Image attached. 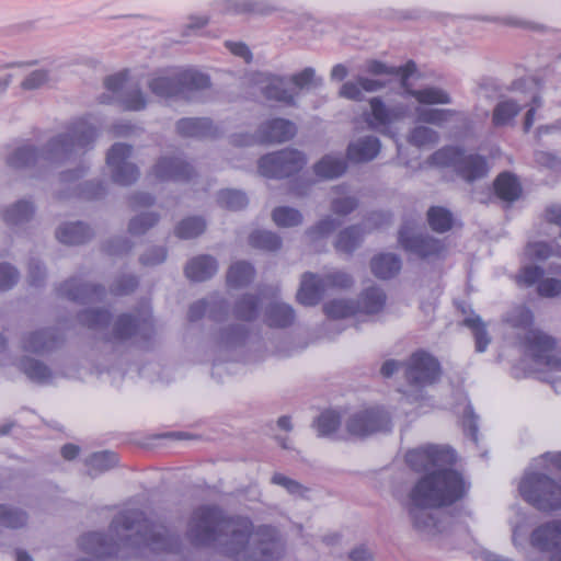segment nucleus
I'll list each match as a JSON object with an SVG mask.
<instances>
[{"mask_svg": "<svg viewBox=\"0 0 561 561\" xmlns=\"http://www.w3.org/2000/svg\"><path fill=\"white\" fill-rule=\"evenodd\" d=\"M186 536L194 546L215 547L240 561H278L284 553L273 527L254 528L250 518L228 516L215 505H202L192 513Z\"/></svg>", "mask_w": 561, "mask_h": 561, "instance_id": "obj_1", "label": "nucleus"}, {"mask_svg": "<svg viewBox=\"0 0 561 561\" xmlns=\"http://www.w3.org/2000/svg\"><path fill=\"white\" fill-rule=\"evenodd\" d=\"M110 531L111 543L100 533L82 536L80 546L93 559L84 558L78 561H105L106 557L118 554L123 548L135 550V554L145 547L152 551L167 552H175L179 549V537L170 534L164 525L154 524L146 518L140 511H124L116 515Z\"/></svg>", "mask_w": 561, "mask_h": 561, "instance_id": "obj_2", "label": "nucleus"}, {"mask_svg": "<svg viewBox=\"0 0 561 561\" xmlns=\"http://www.w3.org/2000/svg\"><path fill=\"white\" fill-rule=\"evenodd\" d=\"M96 136L95 127L80 118L49 137L41 148L32 144L12 148L5 156V163L13 170L45 172L56 169L79 160L92 149Z\"/></svg>", "mask_w": 561, "mask_h": 561, "instance_id": "obj_3", "label": "nucleus"}, {"mask_svg": "<svg viewBox=\"0 0 561 561\" xmlns=\"http://www.w3.org/2000/svg\"><path fill=\"white\" fill-rule=\"evenodd\" d=\"M468 485L458 471H442L423 476L409 494V516L413 527L432 537L445 529L444 522L432 508L448 506L461 500Z\"/></svg>", "mask_w": 561, "mask_h": 561, "instance_id": "obj_4", "label": "nucleus"}, {"mask_svg": "<svg viewBox=\"0 0 561 561\" xmlns=\"http://www.w3.org/2000/svg\"><path fill=\"white\" fill-rule=\"evenodd\" d=\"M147 87L159 99L192 100L195 93L210 87V78L195 68L169 67L152 72Z\"/></svg>", "mask_w": 561, "mask_h": 561, "instance_id": "obj_5", "label": "nucleus"}, {"mask_svg": "<svg viewBox=\"0 0 561 561\" xmlns=\"http://www.w3.org/2000/svg\"><path fill=\"white\" fill-rule=\"evenodd\" d=\"M519 344L526 355L548 374L547 381L552 385L554 390L561 389V357L556 352V339L539 329H534L525 333Z\"/></svg>", "mask_w": 561, "mask_h": 561, "instance_id": "obj_6", "label": "nucleus"}, {"mask_svg": "<svg viewBox=\"0 0 561 561\" xmlns=\"http://www.w3.org/2000/svg\"><path fill=\"white\" fill-rule=\"evenodd\" d=\"M353 285V276L342 270L332 268L321 275L307 272L301 276L297 300L304 306L312 307L320 302L325 291L346 290Z\"/></svg>", "mask_w": 561, "mask_h": 561, "instance_id": "obj_7", "label": "nucleus"}, {"mask_svg": "<svg viewBox=\"0 0 561 561\" xmlns=\"http://www.w3.org/2000/svg\"><path fill=\"white\" fill-rule=\"evenodd\" d=\"M522 497L539 511L551 512L561 508V486L550 477L526 473L519 483Z\"/></svg>", "mask_w": 561, "mask_h": 561, "instance_id": "obj_8", "label": "nucleus"}, {"mask_svg": "<svg viewBox=\"0 0 561 561\" xmlns=\"http://www.w3.org/2000/svg\"><path fill=\"white\" fill-rule=\"evenodd\" d=\"M428 162L436 167H453L466 181L471 182L483 178L488 172V164L479 154H466L457 147H444L435 151Z\"/></svg>", "mask_w": 561, "mask_h": 561, "instance_id": "obj_9", "label": "nucleus"}, {"mask_svg": "<svg viewBox=\"0 0 561 561\" xmlns=\"http://www.w3.org/2000/svg\"><path fill=\"white\" fill-rule=\"evenodd\" d=\"M456 456L448 446L425 445L411 449L405 455L408 466L416 472H427L425 476L442 471H455L450 466Z\"/></svg>", "mask_w": 561, "mask_h": 561, "instance_id": "obj_10", "label": "nucleus"}, {"mask_svg": "<svg viewBox=\"0 0 561 561\" xmlns=\"http://www.w3.org/2000/svg\"><path fill=\"white\" fill-rule=\"evenodd\" d=\"M306 164L302 152L284 149L268 153L259 161V172L265 178L282 179L299 172Z\"/></svg>", "mask_w": 561, "mask_h": 561, "instance_id": "obj_11", "label": "nucleus"}, {"mask_svg": "<svg viewBox=\"0 0 561 561\" xmlns=\"http://www.w3.org/2000/svg\"><path fill=\"white\" fill-rule=\"evenodd\" d=\"M346 430L352 436L366 437L391 431V419L381 408H369L352 413L346 420Z\"/></svg>", "mask_w": 561, "mask_h": 561, "instance_id": "obj_12", "label": "nucleus"}, {"mask_svg": "<svg viewBox=\"0 0 561 561\" xmlns=\"http://www.w3.org/2000/svg\"><path fill=\"white\" fill-rule=\"evenodd\" d=\"M133 147L123 144H114L106 154V165L114 183L128 186L135 183L139 175L138 167L130 161Z\"/></svg>", "mask_w": 561, "mask_h": 561, "instance_id": "obj_13", "label": "nucleus"}, {"mask_svg": "<svg viewBox=\"0 0 561 561\" xmlns=\"http://www.w3.org/2000/svg\"><path fill=\"white\" fill-rule=\"evenodd\" d=\"M399 242L405 251L422 259L440 257L446 250L445 244L439 239L416 231L410 224H404L401 227Z\"/></svg>", "mask_w": 561, "mask_h": 561, "instance_id": "obj_14", "label": "nucleus"}, {"mask_svg": "<svg viewBox=\"0 0 561 561\" xmlns=\"http://www.w3.org/2000/svg\"><path fill=\"white\" fill-rule=\"evenodd\" d=\"M104 85L126 111L139 112L148 105V98L140 87L127 84L126 71L107 77Z\"/></svg>", "mask_w": 561, "mask_h": 561, "instance_id": "obj_15", "label": "nucleus"}, {"mask_svg": "<svg viewBox=\"0 0 561 561\" xmlns=\"http://www.w3.org/2000/svg\"><path fill=\"white\" fill-rule=\"evenodd\" d=\"M369 107L370 111L365 114V122L370 129L385 135L389 134L390 125L401 121L408 112L405 105L388 106L378 96L369 99Z\"/></svg>", "mask_w": 561, "mask_h": 561, "instance_id": "obj_16", "label": "nucleus"}, {"mask_svg": "<svg viewBox=\"0 0 561 561\" xmlns=\"http://www.w3.org/2000/svg\"><path fill=\"white\" fill-rule=\"evenodd\" d=\"M439 376V364L425 352L414 353L407 363L405 377L411 386L423 388L432 385Z\"/></svg>", "mask_w": 561, "mask_h": 561, "instance_id": "obj_17", "label": "nucleus"}, {"mask_svg": "<svg viewBox=\"0 0 561 561\" xmlns=\"http://www.w3.org/2000/svg\"><path fill=\"white\" fill-rule=\"evenodd\" d=\"M152 333L151 313L148 309H145L137 317L131 314L121 316L115 322L113 339L122 342L131 337L148 340Z\"/></svg>", "mask_w": 561, "mask_h": 561, "instance_id": "obj_18", "label": "nucleus"}, {"mask_svg": "<svg viewBox=\"0 0 561 561\" xmlns=\"http://www.w3.org/2000/svg\"><path fill=\"white\" fill-rule=\"evenodd\" d=\"M530 543L541 552L549 553V561H561V519L539 525L530 535Z\"/></svg>", "mask_w": 561, "mask_h": 561, "instance_id": "obj_19", "label": "nucleus"}, {"mask_svg": "<svg viewBox=\"0 0 561 561\" xmlns=\"http://www.w3.org/2000/svg\"><path fill=\"white\" fill-rule=\"evenodd\" d=\"M193 173V168L180 156H162L151 170V174L161 182L188 181Z\"/></svg>", "mask_w": 561, "mask_h": 561, "instance_id": "obj_20", "label": "nucleus"}, {"mask_svg": "<svg viewBox=\"0 0 561 561\" xmlns=\"http://www.w3.org/2000/svg\"><path fill=\"white\" fill-rule=\"evenodd\" d=\"M62 340L64 337L57 329H41L25 333L21 340V347L25 352L46 354L59 347Z\"/></svg>", "mask_w": 561, "mask_h": 561, "instance_id": "obj_21", "label": "nucleus"}, {"mask_svg": "<svg viewBox=\"0 0 561 561\" xmlns=\"http://www.w3.org/2000/svg\"><path fill=\"white\" fill-rule=\"evenodd\" d=\"M207 314L214 321H221L228 316V304L219 294H213L205 299H201L190 306L188 320L197 321Z\"/></svg>", "mask_w": 561, "mask_h": 561, "instance_id": "obj_22", "label": "nucleus"}, {"mask_svg": "<svg viewBox=\"0 0 561 561\" xmlns=\"http://www.w3.org/2000/svg\"><path fill=\"white\" fill-rule=\"evenodd\" d=\"M297 133L296 125L285 118H273L263 123L256 136L261 142L280 144L290 140Z\"/></svg>", "mask_w": 561, "mask_h": 561, "instance_id": "obj_23", "label": "nucleus"}, {"mask_svg": "<svg viewBox=\"0 0 561 561\" xmlns=\"http://www.w3.org/2000/svg\"><path fill=\"white\" fill-rule=\"evenodd\" d=\"M59 293L70 300L89 302L101 300L105 295V289L101 286L84 283L79 278H71L60 286Z\"/></svg>", "mask_w": 561, "mask_h": 561, "instance_id": "obj_24", "label": "nucleus"}, {"mask_svg": "<svg viewBox=\"0 0 561 561\" xmlns=\"http://www.w3.org/2000/svg\"><path fill=\"white\" fill-rule=\"evenodd\" d=\"M262 94L268 101H275L287 106H296L298 91L288 87V80L283 77L271 76L261 88Z\"/></svg>", "mask_w": 561, "mask_h": 561, "instance_id": "obj_25", "label": "nucleus"}, {"mask_svg": "<svg viewBox=\"0 0 561 561\" xmlns=\"http://www.w3.org/2000/svg\"><path fill=\"white\" fill-rule=\"evenodd\" d=\"M380 140L371 135L363 136L350 142L347 158L355 163H365L374 160L380 152Z\"/></svg>", "mask_w": 561, "mask_h": 561, "instance_id": "obj_26", "label": "nucleus"}, {"mask_svg": "<svg viewBox=\"0 0 561 561\" xmlns=\"http://www.w3.org/2000/svg\"><path fill=\"white\" fill-rule=\"evenodd\" d=\"M416 119L420 123L432 124L437 127H444L450 122H465L462 112L451 108H426L417 107L415 110Z\"/></svg>", "mask_w": 561, "mask_h": 561, "instance_id": "obj_27", "label": "nucleus"}, {"mask_svg": "<svg viewBox=\"0 0 561 561\" xmlns=\"http://www.w3.org/2000/svg\"><path fill=\"white\" fill-rule=\"evenodd\" d=\"M218 270L215 257L210 255H198L193 257L185 266V275L194 282H204L213 277Z\"/></svg>", "mask_w": 561, "mask_h": 561, "instance_id": "obj_28", "label": "nucleus"}, {"mask_svg": "<svg viewBox=\"0 0 561 561\" xmlns=\"http://www.w3.org/2000/svg\"><path fill=\"white\" fill-rule=\"evenodd\" d=\"M176 130L183 137H214L217 128L209 118H182L176 123Z\"/></svg>", "mask_w": 561, "mask_h": 561, "instance_id": "obj_29", "label": "nucleus"}, {"mask_svg": "<svg viewBox=\"0 0 561 561\" xmlns=\"http://www.w3.org/2000/svg\"><path fill=\"white\" fill-rule=\"evenodd\" d=\"M387 296L385 291L371 286L364 289L356 301L357 313L376 314L379 313L386 305Z\"/></svg>", "mask_w": 561, "mask_h": 561, "instance_id": "obj_30", "label": "nucleus"}, {"mask_svg": "<svg viewBox=\"0 0 561 561\" xmlns=\"http://www.w3.org/2000/svg\"><path fill=\"white\" fill-rule=\"evenodd\" d=\"M533 313L525 306H516L512 308L505 316V323L514 330V335L518 340L525 335L527 331L534 330L533 324Z\"/></svg>", "mask_w": 561, "mask_h": 561, "instance_id": "obj_31", "label": "nucleus"}, {"mask_svg": "<svg viewBox=\"0 0 561 561\" xmlns=\"http://www.w3.org/2000/svg\"><path fill=\"white\" fill-rule=\"evenodd\" d=\"M401 259L393 253H380L370 261L373 274L380 279L394 277L401 270Z\"/></svg>", "mask_w": 561, "mask_h": 561, "instance_id": "obj_32", "label": "nucleus"}, {"mask_svg": "<svg viewBox=\"0 0 561 561\" xmlns=\"http://www.w3.org/2000/svg\"><path fill=\"white\" fill-rule=\"evenodd\" d=\"M365 71L373 76H397L401 78L402 85L405 87V82L409 77L415 71V65L409 61L407 65L401 67L388 66L387 64L371 59L365 64Z\"/></svg>", "mask_w": 561, "mask_h": 561, "instance_id": "obj_33", "label": "nucleus"}, {"mask_svg": "<svg viewBox=\"0 0 561 561\" xmlns=\"http://www.w3.org/2000/svg\"><path fill=\"white\" fill-rule=\"evenodd\" d=\"M248 328L245 324H229L222 327L215 334V342L219 348H234L245 341Z\"/></svg>", "mask_w": 561, "mask_h": 561, "instance_id": "obj_34", "label": "nucleus"}, {"mask_svg": "<svg viewBox=\"0 0 561 561\" xmlns=\"http://www.w3.org/2000/svg\"><path fill=\"white\" fill-rule=\"evenodd\" d=\"M264 318L268 327L286 328L294 322L295 311L287 304L274 301L266 308Z\"/></svg>", "mask_w": 561, "mask_h": 561, "instance_id": "obj_35", "label": "nucleus"}, {"mask_svg": "<svg viewBox=\"0 0 561 561\" xmlns=\"http://www.w3.org/2000/svg\"><path fill=\"white\" fill-rule=\"evenodd\" d=\"M522 104L513 99L500 100L492 113V124L495 127L512 125L514 118L520 113Z\"/></svg>", "mask_w": 561, "mask_h": 561, "instance_id": "obj_36", "label": "nucleus"}, {"mask_svg": "<svg viewBox=\"0 0 561 561\" xmlns=\"http://www.w3.org/2000/svg\"><path fill=\"white\" fill-rule=\"evenodd\" d=\"M56 237L65 244H81L92 237V231L83 222H71L60 226L56 231Z\"/></svg>", "mask_w": 561, "mask_h": 561, "instance_id": "obj_37", "label": "nucleus"}, {"mask_svg": "<svg viewBox=\"0 0 561 561\" xmlns=\"http://www.w3.org/2000/svg\"><path fill=\"white\" fill-rule=\"evenodd\" d=\"M494 190L496 195L505 202L512 203L522 194V186L517 178L508 172L501 173L495 182Z\"/></svg>", "mask_w": 561, "mask_h": 561, "instance_id": "obj_38", "label": "nucleus"}, {"mask_svg": "<svg viewBox=\"0 0 561 561\" xmlns=\"http://www.w3.org/2000/svg\"><path fill=\"white\" fill-rule=\"evenodd\" d=\"M476 20L495 23L501 26L520 28V30H529V31H541L542 26L534 21L525 19L517 14H505L501 16H492V15H481L477 16Z\"/></svg>", "mask_w": 561, "mask_h": 561, "instance_id": "obj_39", "label": "nucleus"}, {"mask_svg": "<svg viewBox=\"0 0 561 561\" xmlns=\"http://www.w3.org/2000/svg\"><path fill=\"white\" fill-rule=\"evenodd\" d=\"M346 162L341 156L327 154L314 165V173L323 179L341 176L346 171Z\"/></svg>", "mask_w": 561, "mask_h": 561, "instance_id": "obj_40", "label": "nucleus"}, {"mask_svg": "<svg viewBox=\"0 0 561 561\" xmlns=\"http://www.w3.org/2000/svg\"><path fill=\"white\" fill-rule=\"evenodd\" d=\"M254 274V267L250 263L239 261L229 267L227 273V283L230 287L241 288L252 282Z\"/></svg>", "mask_w": 561, "mask_h": 561, "instance_id": "obj_41", "label": "nucleus"}, {"mask_svg": "<svg viewBox=\"0 0 561 561\" xmlns=\"http://www.w3.org/2000/svg\"><path fill=\"white\" fill-rule=\"evenodd\" d=\"M407 93L421 104H450L449 93L437 87H426L419 90L407 89Z\"/></svg>", "mask_w": 561, "mask_h": 561, "instance_id": "obj_42", "label": "nucleus"}, {"mask_svg": "<svg viewBox=\"0 0 561 561\" xmlns=\"http://www.w3.org/2000/svg\"><path fill=\"white\" fill-rule=\"evenodd\" d=\"M323 312L331 319H344L358 314L356 301L346 298H335L325 302Z\"/></svg>", "mask_w": 561, "mask_h": 561, "instance_id": "obj_43", "label": "nucleus"}, {"mask_svg": "<svg viewBox=\"0 0 561 561\" xmlns=\"http://www.w3.org/2000/svg\"><path fill=\"white\" fill-rule=\"evenodd\" d=\"M438 133L423 124H417L411 128L407 136V141L416 148H426L438 142Z\"/></svg>", "mask_w": 561, "mask_h": 561, "instance_id": "obj_44", "label": "nucleus"}, {"mask_svg": "<svg viewBox=\"0 0 561 561\" xmlns=\"http://www.w3.org/2000/svg\"><path fill=\"white\" fill-rule=\"evenodd\" d=\"M363 237L364 229L360 226H351L339 233L335 249L350 254L360 244Z\"/></svg>", "mask_w": 561, "mask_h": 561, "instance_id": "obj_45", "label": "nucleus"}, {"mask_svg": "<svg viewBox=\"0 0 561 561\" xmlns=\"http://www.w3.org/2000/svg\"><path fill=\"white\" fill-rule=\"evenodd\" d=\"M260 302V297L255 295H243L234 304L233 316L242 321H253L259 314Z\"/></svg>", "mask_w": 561, "mask_h": 561, "instance_id": "obj_46", "label": "nucleus"}, {"mask_svg": "<svg viewBox=\"0 0 561 561\" xmlns=\"http://www.w3.org/2000/svg\"><path fill=\"white\" fill-rule=\"evenodd\" d=\"M33 214V204L28 201L22 199L5 209L3 220L10 226H19L28 221Z\"/></svg>", "mask_w": 561, "mask_h": 561, "instance_id": "obj_47", "label": "nucleus"}, {"mask_svg": "<svg viewBox=\"0 0 561 561\" xmlns=\"http://www.w3.org/2000/svg\"><path fill=\"white\" fill-rule=\"evenodd\" d=\"M20 367L32 381L47 383L51 379L50 369L41 360L26 357L21 360Z\"/></svg>", "mask_w": 561, "mask_h": 561, "instance_id": "obj_48", "label": "nucleus"}, {"mask_svg": "<svg viewBox=\"0 0 561 561\" xmlns=\"http://www.w3.org/2000/svg\"><path fill=\"white\" fill-rule=\"evenodd\" d=\"M116 463V454L107 450L94 453L87 459V466L89 467L88 474L94 477L112 469Z\"/></svg>", "mask_w": 561, "mask_h": 561, "instance_id": "obj_49", "label": "nucleus"}, {"mask_svg": "<svg viewBox=\"0 0 561 561\" xmlns=\"http://www.w3.org/2000/svg\"><path fill=\"white\" fill-rule=\"evenodd\" d=\"M334 192L337 194L331 202V210L334 214L346 216L356 209L358 199L353 195H348L345 186H336Z\"/></svg>", "mask_w": 561, "mask_h": 561, "instance_id": "obj_50", "label": "nucleus"}, {"mask_svg": "<svg viewBox=\"0 0 561 561\" xmlns=\"http://www.w3.org/2000/svg\"><path fill=\"white\" fill-rule=\"evenodd\" d=\"M27 523V514L8 504L0 505V525L7 528H21Z\"/></svg>", "mask_w": 561, "mask_h": 561, "instance_id": "obj_51", "label": "nucleus"}, {"mask_svg": "<svg viewBox=\"0 0 561 561\" xmlns=\"http://www.w3.org/2000/svg\"><path fill=\"white\" fill-rule=\"evenodd\" d=\"M206 229V221L202 217H187L175 227V236L180 239H193L201 236Z\"/></svg>", "mask_w": 561, "mask_h": 561, "instance_id": "obj_52", "label": "nucleus"}, {"mask_svg": "<svg viewBox=\"0 0 561 561\" xmlns=\"http://www.w3.org/2000/svg\"><path fill=\"white\" fill-rule=\"evenodd\" d=\"M249 243L256 249L276 251L280 248L282 240L272 231L255 230L250 234Z\"/></svg>", "mask_w": 561, "mask_h": 561, "instance_id": "obj_53", "label": "nucleus"}, {"mask_svg": "<svg viewBox=\"0 0 561 561\" xmlns=\"http://www.w3.org/2000/svg\"><path fill=\"white\" fill-rule=\"evenodd\" d=\"M427 220L431 228L437 232L448 231L453 226L451 213L439 206H434L428 209Z\"/></svg>", "mask_w": 561, "mask_h": 561, "instance_id": "obj_54", "label": "nucleus"}, {"mask_svg": "<svg viewBox=\"0 0 561 561\" xmlns=\"http://www.w3.org/2000/svg\"><path fill=\"white\" fill-rule=\"evenodd\" d=\"M341 425V416L337 412L328 410L322 412L317 419L314 426L319 436H332Z\"/></svg>", "mask_w": 561, "mask_h": 561, "instance_id": "obj_55", "label": "nucleus"}, {"mask_svg": "<svg viewBox=\"0 0 561 561\" xmlns=\"http://www.w3.org/2000/svg\"><path fill=\"white\" fill-rule=\"evenodd\" d=\"M272 218L278 227L284 228L296 227L302 222L301 213L288 206L276 207L272 213Z\"/></svg>", "mask_w": 561, "mask_h": 561, "instance_id": "obj_56", "label": "nucleus"}, {"mask_svg": "<svg viewBox=\"0 0 561 561\" xmlns=\"http://www.w3.org/2000/svg\"><path fill=\"white\" fill-rule=\"evenodd\" d=\"M111 314L107 310L103 309H88L78 316L79 322L93 330L105 328L110 322Z\"/></svg>", "mask_w": 561, "mask_h": 561, "instance_id": "obj_57", "label": "nucleus"}, {"mask_svg": "<svg viewBox=\"0 0 561 561\" xmlns=\"http://www.w3.org/2000/svg\"><path fill=\"white\" fill-rule=\"evenodd\" d=\"M159 221V215L153 211L141 213L129 220L128 231L133 236H142Z\"/></svg>", "mask_w": 561, "mask_h": 561, "instance_id": "obj_58", "label": "nucleus"}, {"mask_svg": "<svg viewBox=\"0 0 561 561\" xmlns=\"http://www.w3.org/2000/svg\"><path fill=\"white\" fill-rule=\"evenodd\" d=\"M217 202L221 207L230 210H240L248 205L247 195L237 190H222L218 193Z\"/></svg>", "mask_w": 561, "mask_h": 561, "instance_id": "obj_59", "label": "nucleus"}, {"mask_svg": "<svg viewBox=\"0 0 561 561\" xmlns=\"http://www.w3.org/2000/svg\"><path fill=\"white\" fill-rule=\"evenodd\" d=\"M294 85V90H304L309 88H318L323 84V79L316 76V70L307 67L298 73L290 77L289 80Z\"/></svg>", "mask_w": 561, "mask_h": 561, "instance_id": "obj_60", "label": "nucleus"}, {"mask_svg": "<svg viewBox=\"0 0 561 561\" xmlns=\"http://www.w3.org/2000/svg\"><path fill=\"white\" fill-rule=\"evenodd\" d=\"M465 325L473 331L476 350L477 352H484L490 344L488 332L480 317L467 318L463 321Z\"/></svg>", "mask_w": 561, "mask_h": 561, "instance_id": "obj_61", "label": "nucleus"}, {"mask_svg": "<svg viewBox=\"0 0 561 561\" xmlns=\"http://www.w3.org/2000/svg\"><path fill=\"white\" fill-rule=\"evenodd\" d=\"M50 81V72L46 69L31 71L21 82V88L26 91L43 88Z\"/></svg>", "mask_w": 561, "mask_h": 561, "instance_id": "obj_62", "label": "nucleus"}, {"mask_svg": "<svg viewBox=\"0 0 561 561\" xmlns=\"http://www.w3.org/2000/svg\"><path fill=\"white\" fill-rule=\"evenodd\" d=\"M340 225V220L328 216L321 219L319 222H317L313 227L308 229L307 233L312 240L322 239L328 237Z\"/></svg>", "mask_w": 561, "mask_h": 561, "instance_id": "obj_63", "label": "nucleus"}, {"mask_svg": "<svg viewBox=\"0 0 561 561\" xmlns=\"http://www.w3.org/2000/svg\"><path fill=\"white\" fill-rule=\"evenodd\" d=\"M271 482L273 484L282 486L289 494L296 495V496H304L305 493L308 491L307 488H305L298 481L290 479L282 473H274L271 479Z\"/></svg>", "mask_w": 561, "mask_h": 561, "instance_id": "obj_64", "label": "nucleus"}]
</instances>
